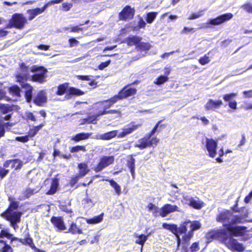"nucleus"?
<instances>
[{"mask_svg":"<svg viewBox=\"0 0 252 252\" xmlns=\"http://www.w3.org/2000/svg\"><path fill=\"white\" fill-rule=\"evenodd\" d=\"M216 220L222 223L224 228L208 232L206 235V239L209 241L218 240L231 251L244 252L245 247L243 244L233 238L245 235L247 227L236 225L244 221V217L233 216L230 210H224L217 215Z\"/></svg>","mask_w":252,"mask_h":252,"instance_id":"f257e3e1","label":"nucleus"},{"mask_svg":"<svg viewBox=\"0 0 252 252\" xmlns=\"http://www.w3.org/2000/svg\"><path fill=\"white\" fill-rule=\"evenodd\" d=\"M162 226L164 228L170 230L176 236L177 245L179 246L181 241L180 235L184 234L182 236L183 242L189 244L194 235V231L200 229L202 224L199 220H186L180 224L179 227L175 224H168L165 222L163 223Z\"/></svg>","mask_w":252,"mask_h":252,"instance_id":"f03ea898","label":"nucleus"},{"mask_svg":"<svg viewBox=\"0 0 252 252\" xmlns=\"http://www.w3.org/2000/svg\"><path fill=\"white\" fill-rule=\"evenodd\" d=\"M9 204L7 208L0 214V216L6 220L10 222V225L16 229L18 228L17 224L21 221L22 212L17 211L19 207V202L11 195L8 197Z\"/></svg>","mask_w":252,"mask_h":252,"instance_id":"7ed1b4c3","label":"nucleus"},{"mask_svg":"<svg viewBox=\"0 0 252 252\" xmlns=\"http://www.w3.org/2000/svg\"><path fill=\"white\" fill-rule=\"evenodd\" d=\"M162 120L158 122L154 127L148 133L145 135L143 137L141 138L138 140V142L134 146L142 150L148 147H155L159 142V139L157 137H152L156 132L159 124L162 122Z\"/></svg>","mask_w":252,"mask_h":252,"instance_id":"20e7f679","label":"nucleus"},{"mask_svg":"<svg viewBox=\"0 0 252 252\" xmlns=\"http://www.w3.org/2000/svg\"><path fill=\"white\" fill-rule=\"evenodd\" d=\"M128 126V127L123 128L122 131L119 133L118 130H113L103 133L100 135V139L103 140H109L116 136L118 138H124L137 129L141 126V124H138L135 125L134 122H132Z\"/></svg>","mask_w":252,"mask_h":252,"instance_id":"39448f33","label":"nucleus"},{"mask_svg":"<svg viewBox=\"0 0 252 252\" xmlns=\"http://www.w3.org/2000/svg\"><path fill=\"white\" fill-rule=\"evenodd\" d=\"M115 103H116L112 97L108 99L96 103L94 106V108L96 111V115L90 116L86 120V122L88 124L92 123L93 121L96 120L98 117L106 114V113H103L104 112L107 111Z\"/></svg>","mask_w":252,"mask_h":252,"instance_id":"423d86ee","label":"nucleus"},{"mask_svg":"<svg viewBox=\"0 0 252 252\" xmlns=\"http://www.w3.org/2000/svg\"><path fill=\"white\" fill-rule=\"evenodd\" d=\"M5 237L10 240V244L13 241H18L25 246H29L31 248H34L35 245L33 242L32 239L30 237L29 233H27L24 239L18 238L13 235V234L10 233L7 230L2 229L0 232V243H4L2 239Z\"/></svg>","mask_w":252,"mask_h":252,"instance_id":"0eeeda50","label":"nucleus"},{"mask_svg":"<svg viewBox=\"0 0 252 252\" xmlns=\"http://www.w3.org/2000/svg\"><path fill=\"white\" fill-rule=\"evenodd\" d=\"M27 23L26 18L22 13H15L12 15L8 23L6 25L5 28L11 29L14 28L16 29H23Z\"/></svg>","mask_w":252,"mask_h":252,"instance_id":"6e6552de","label":"nucleus"},{"mask_svg":"<svg viewBox=\"0 0 252 252\" xmlns=\"http://www.w3.org/2000/svg\"><path fill=\"white\" fill-rule=\"evenodd\" d=\"M131 84H127L118 93L112 96L115 103L135 95L137 94V89L134 87H131Z\"/></svg>","mask_w":252,"mask_h":252,"instance_id":"1a4fd4ad","label":"nucleus"},{"mask_svg":"<svg viewBox=\"0 0 252 252\" xmlns=\"http://www.w3.org/2000/svg\"><path fill=\"white\" fill-rule=\"evenodd\" d=\"M135 10L129 5H126L119 12L118 19L120 21H127L133 19Z\"/></svg>","mask_w":252,"mask_h":252,"instance_id":"9d476101","label":"nucleus"},{"mask_svg":"<svg viewBox=\"0 0 252 252\" xmlns=\"http://www.w3.org/2000/svg\"><path fill=\"white\" fill-rule=\"evenodd\" d=\"M114 162V157L113 156H103L93 170L95 172H99L106 167L113 164Z\"/></svg>","mask_w":252,"mask_h":252,"instance_id":"9b49d317","label":"nucleus"},{"mask_svg":"<svg viewBox=\"0 0 252 252\" xmlns=\"http://www.w3.org/2000/svg\"><path fill=\"white\" fill-rule=\"evenodd\" d=\"M233 16V14L231 13H225L215 18L210 19L207 24L212 26L220 25L231 19Z\"/></svg>","mask_w":252,"mask_h":252,"instance_id":"f8f14e48","label":"nucleus"},{"mask_svg":"<svg viewBox=\"0 0 252 252\" xmlns=\"http://www.w3.org/2000/svg\"><path fill=\"white\" fill-rule=\"evenodd\" d=\"M205 146L208 152L209 157L214 158L217 154L218 140L206 138Z\"/></svg>","mask_w":252,"mask_h":252,"instance_id":"ddd939ff","label":"nucleus"},{"mask_svg":"<svg viewBox=\"0 0 252 252\" xmlns=\"http://www.w3.org/2000/svg\"><path fill=\"white\" fill-rule=\"evenodd\" d=\"M50 221L58 231L61 232L66 229L65 224L62 217L52 216Z\"/></svg>","mask_w":252,"mask_h":252,"instance_id":"4468645a","label":"nucleus"},{"mask_svg":"<svg viewBox=\"0 0 252 252\" xmlns=\"http://www.w3.org/2000/svg\"><path fill=\"white\" fill-rule=\"evenodd\" d=\"M47 102V96L44 90H40L37 92L33 100V103L39 107L43 106Z\"/></svg>","mask_w":252,"mask_h":252,"instance_id":"2eb2a0df","label":"nucleus"},{"mask_svg":"<svg viewBox=\"0 0 252 252\" xmlns=\"http://www.w3.org/2000/svg\"><path fill=\"white\" fill-rule=\"evenodd\" d=\"M10 164V168L15 171L20 170L23 167V162L22 160L18 158H14L7 159L4 161V166L9 167Z\"/></svg>","mask_w":252,"mask_h":252,"instance_id":"dca6fc26","label":"nucleus"},{"mask_svg":"<svg viewBox=\"0 0 252 252\" xmlns=\"http://www.w3.org/2000/svg\"><path fill=\"white\" fill-rule=\"evenodd\" d=\"M175 211H179L177 206L175 205H173L170 204H165L161 208L159 215L163 218L166 217L168 214Z\"/></svg>","mask_w":252,"mask_h":252,"instance_id":"f3484780","label":"nucleus"},{"mask_svg":"<svg viewBox=\"0 0 252 252\" xmlns=\"http://www.w3.org/2000/svg\"><path fill=\"white\" fill-rule=\"evenodd\" d=\"M47 72V70L45 69V70L39 73H34L30 76V80L33 82L42 84L46 81V78Z\"/></svg>","mask_w":252,"mask_h":252,"instance_id":"a211bd4d","label":"nucleus"},{"mask_svg":"<svg viewBox=\"0 0 252 252\" xmlns=\"http://www.w3.org/2000/svg\"><path fill=\"white\" fill-rule=\"evenodd\" d=\"M237 95V93H231L226 94L222 95L223 100L226 102H228V106L232 109L236 110L237 107V103L236 100L231 101L232 99L235 97Z\"/></svg>","mask_w":252,"mask_h":252,"instance_id":"6ab92c4d","label":"nucleus"},{"mask_svg":"<svg viewBox=\"0 0 252 252\" xmlns=\"http://www.w3.org/2000/svg\"><path fill=\"white\" fill-rule=\"evenodd\" d=\"M84 94L85 93L83 91L78 88L71 87L68 88L65 97L67 99H69L73 96H81Z\"/></svg>","mask_w":252,"mask_h":252,"instance_id":"aec40b11","label":"nucleus"},{"mask_svg":"<svg viewBox=\"0 0 252 252\" xmlns=\"http://www.w3.org/2000/svg\"><path fill=\"white\" fill-rule=\"evenodd\" d=\"M222 104L223 103L221 100H214L210 99L205 105V108L206 110H214L220 108Z\"/></svg>","mask_w":252,"mask_h":252,"instance_id":"412c9836","label":"nucleus"},{"mask_svg":"<svg viewBox=\"0 0 252 252\" xmlns=\"http://www.w3.org/2000/svg\"><path fill=\"white\" fill-rule=\"evenodd\" d=\"M46 9V7L45 5L41 8H35L34 9H29L27 10V13L29 14V16L28 17V20L30 21L33 19L37 15L41 14L43 13L45 10Z\"/></svg>","mask_w":252,"mask_h":252,"instance_id":"4be33fe9","label":"nucleus"},{"mask_svg":"<svg viewBox=\"0 0 252 252\" xmlns=\"http://www.w3.org/2000/svg\"><path fill=\"white\" fill-rule=\"evenodd\" d=\"M66 232L72 235L81 234L83 233V231L82 229L78 226L74 221H72L69 224Z\"/></svg>","mask_w":252,"mask_h":252,"instance_id":"5701e85b","label":"nucleus"},{"mask_svg":"<svg viewBox=\"0 0 252 252\" xmlns=\"http://www.w3.org/2000/svg\"><path fill=\"white\" fill-rule=\"evenodd\" d=\"M59 186V179L54 177L52 179V182L49 189L46 192L47 195H53L57 191Z\"/></svg>","mask_w":252,"mask_h":252,"instance_id":"b1692460","label":"nucleus"},{"mask_svg":"<svg viewBox=\"0 0 252 252\" xmlns=\"http://www.w3.org/2000/svg\"><path fill=\"white\" fill-rule=\"evenodd\" d=\"M141 40L142 38L138 36H129L125 39V42L129 46H132L134 45H136L137 46Z\"/></svg>","mask_w":252,"mask_h":252,"instance_id":"393cba45","label":"nucleus"},{"mask_svg":"<svg viewBox=\"0 0 252 252\" xmlns=\"http://www.w3.org/2000/svg\"><path fill=\"white\" fill-rule=\"evenodd\" d=\"M22 88L26 90L25 92V96L27 102H31L32 98L33 87L30 84H22Z\"/></svg>","mask_w":252,"mask_h":252,"instance_id":"a878e982","label":"nucleus"},{"mask_svg":"<svg viewBox=\"0 0 252 252\" xmlns=\"http://www.w3.org/2000/svg\"><path fill=\"white\" fill-rule=\"evenodd\" d=\"M78 168L79 169V172L77 175L81 178L84 177L90 171V169L88 167L87 164L85 162L78 163Z\"/></svg>","mask_w":252,"mask_h":252,"instance_id":"bb28decb","label":"nucleus"},{"mask_svg":"<svg viewBox=\"0 0 252 252\" xmlns=\"http://www.w3.org/2000/svg\"><path fill=\"white\" fill-rule=\"evenodd\" d=\"M135 160L133 158L132 155L130 156V158L128 160L126 161V166L130 170L131 176L133 179L135 178Z\"/></svg>","mask_w":252,"mask_h":252,"instance_id":"cd10ccee","label":"nucleus"},{"mask_svg":"<svg viewBox=\"0 0 252 252\" xmlns=\"http://www.w3.org/2000/svg\"><path fill=\"white\" fill-rule=\"evenodd\" d=\"M135 160L133 158L132 155L130 156V158L128 160L126 161V166L130 170L131 176L133 179L135 178Z\"/></svg>","mask_w":252,"mask_h":252,"instance_id":"c85d7f7f","label":"nucleus"},{"mask_svg":"<svg viewBox=\"0 0 252 252\" xmlns=\"http://www.w3.org/2000/svg\"><path fill=\"white\" fill-rule=\"evenodd\" d=\"M90 134L88 133L81 132L78 133L72 136L71 139L75 142H78L82 140L87 139L89 138Z\"/></svg>","mask_w":252,"mask_h":252,"instance_id":"c756f323","label":"nucleus"},{"mask_svg":"<svg viewBox=\"0 0 252 252\" xmlns=\"http://www.w3.org/2000/svg\"><path fill=\"white\" fill-rule=\"evenodd\" d=\"M15 77L16 78V82L19 83L22 87V84H28L27 83H25V81L30 80V76L28 73H19L16 74Z\"/></svg>","mask_w":252,"mask_h":252,"instance_id":"7c9ffc66","label":"nucleus"},{"mask_svg":"<svg viewBox=\"0 0 252 252\" xmlns=\"http://www.w3.org/2000/svg\"><path fill=\"white\" fill-rule=\"evenodd\" d=\"M45 125V122L42 123L39 125L34 126L30 128L28 131V135L29 137H33Z\"/></svg>","mask_w":252,"mask_h":252,"instance_id":"2f4dec72","label":"nucleus"},{"mask_svg":"<svg viewBox=\"0 0 252 252\" xmlns=\"http://www.w3.org/2000/svg\"><path fill=\"white\" fill-rule=\"evenodd\" d=\"M14 107V105L0 103V112L3 114H8L13 111Z\"/></svg>","mask_w":252,"mask_h":252,"instance_id":"473e14b6","label":"nucleus"},{"mask_svg":"<svg viewBox=\"0 0 252 252\" xmlns=\"http://www.w3.org/2000/svg\"><path fill=\"white\" fill-rule=\"evenodd\" d=\"M189 205L190 207L197 210L200 209L204 205V203L202 201L196 200L193 198H190L189 199Z\"/></svg>","mask_w":252,"mask_h":252,"instance_id":"72a5a7b5","label":"nucleus"},{"mask_svg":"<svg viewBox=\"0 0 252 252\" xmlns=\"http://www.w3.org/2000/svg\"><path fill=\"white\" fill-rule=\"evenodd\" d=\"M106 181H108L110 186L114 189L116 194L117 195H120L121 193V188L120 186L113 179H106Z\"/></svg>","mask_w":252,"mask_h":252,"instance_id":"f704fd0d","label":"nucleus"},{"mask_svg":"<svg viewBox=\"0 0 252 252\" xmlns=\"http://www.w3.org/2000/svg\"><path fill=\"white\" fill-rule=\"evenodd\" d=\"M68 86V83L60 84L57 87L56 94L58 95H63L66 93V91H67Z\"/></svg>","mask_w":252,"mask_h":252,"instance_id":"c9c22d12","label":"nucleus"},{"mask_svg":"<svg viewBox=\"0 0 252 252\" xmlns=\"http://www.w3.org/2000/svg\"><path fill=\"white\" fill-rule=\"evenodd\" d=\"M103 213L95 216L92 218L87 219L86 222L88 224H96L100 222L103 220Z\"/></svg>","mask_w":252,"mask_h":252,"instance_id":"e433bc0d","label":"nucleus"},{"mask_svg":"<svg viewBox=\"0 0 252 252\" xmlns=\"http://www.w3.org/2000/svg\"><path fill=\"white\" fill-rule=\"evenodd\" d=\"M9 93L13 96H20L21 90L20 88L16 85H13L9 88Z\"/></svg>","mask_w":252,"mask_h":252,"instance_id":"4c0bfd02","label":"nucleus"},{"mask_svg":"<svg viewBox=\"0 0 252 252\" xmlns=\"http://www.w3.org/2000/svg\"><path fill=\"white\" fill-rule=\"evenodd\" d=\"M135 236L138 237V239L135 240V243L136 244L140 245L141 246V249H142L143 246L148 239V235L140 234L139 235H136Z\"/></svg>","mask_w":252,"mask_h":252,"instance_id":"58836bf2","label":"nucleus"},{"mask_svg":"<svg viewBox=\"0 0 252 252\" xmlns=\"http://www.w3.org/2000/svg\"><path fill=\"white\" fill-rule=\"evenodd\" d=\"M158 15L157 12H150L147 13L145 19L148 24L152 23Z\"/></svg>","mask_w":252,"mask_h":252,"instance_id":"ea45409f","label":"nucleus"},{"mask_svg":"<svg viewBox=\"0 0 252 252\" xmlns=\"http://www.w3.org/2000/svg\"><path fill=\"white\" fill-rule=\"evenodd\" d=\"M3 245L0 247V252H14L12 247L9 244H7L6 241H4V243H0Z\"/></svg>","mask_w":252,"mask_h":252,"instance_id":"a19ab883","label":"nucleus"},{"mask_svg":"<svg viewBox=\"0 0 252 252\" xmlns=\"http://www.w3.org/2000/svg\"><path fill=\"white\" fill-rule=\"evenodd\" d=\"M169 78L167 76L160 75L155 80L154 83L157 85H160L168 81Z\"/></svg>","mask_w":252,"mask_h":252,"instance_id":"79ce46f5","label":"nucleus"},{"mask_svg":"<svg viewBox=\"0 0 252 252\" xmlns=\"http://www.w3.org/2000/svg\"><path fill=\"white\" fill-rule=\"evenodd\" d=\"M151 47V44L148 42H141L138 43L137 46V48L141 51H147L150 49Z\"/></svg>","mask_w":252,"mask_h":252,"instance_id":"37998d69","label":"nucleus"},{"mask_svg":"<svg viewBox=\"0 0 252 252\" xmlns=\"http://www.w3.org/2000/svg\"><path fill=\"white\" fill-rule=\"evenodd\" d=\"M80 151L84 152H86V146L84 145H77L70 148V152L72 153H76Z\"/></svg>","mask_w":252,"mask_h":252,"instance_id":"c03bdc74","label":"nucleus"},{"mask_svg":"<svg viewBox=\"0 0 252 252\" xmlns=\"http://www.w3.org/2000/svg\"><path fill=\"white\" fill-rule=\"evenodd\" d=\"M8 167L4 166V162L2 166H0V178H4L9 172L10 170L7 168Z\"/></svg>","mask_w":252,"mask_h":252,"instance_id":"a18cd8bd","label":"nucleus"},{"mask_svg":"<svg viewBox=\"0 0 252 252\" xmlns=\"http://www.w3.org/2000/svg\"><path fill=\"white\" fill-rule=\"evenodd\" d=\"M25 116V119L27 121H31L33 122H36L37 121L36 118L32 112L29 111L26 112Z\"/></svg>","mask_w":252,"mask_h":252,"instance_id":"49530a36","label":"nucleus"},{"mask_svg":"<svg viewBox=\"0 0 252 252\" xmlns=\"http://www.w3.org/2000/svg\"><path fill=\"white\" fill-rule=\"evenodd\" d=\"M35 192L34 191V189L28 188H27L23 192V196L24 199L29 198L30 196L33 195Z\"/></svg>","mask_w":252,"mask_h":252,"instance_id":"de8ad7c7","label":"nucleus"},{"mask_svg":"<svg viewBox=\"0 0 252 252\" xmlns=\"http://www.w3.org/2000/svg\"><path fill=\"white\" fill-rule=\"evenodd\" d=\"M103 113L107 114H116V118L121 117L122 116V113L120 110L119 109H111L107 110V111H104Z\"/></svg>","mask_w":252,"mask_h":252,"instance_id":"09e8293b","label":"nucleus"},{"mask_svg":"<svg viewBox=\"0 0 252 252\" xmlns=\"http://www.w3.org/2000/svg\"><path fill=\"white\" fill-rule=\"evenodd\" d=\"M210 62V58L206 55H205L204 56L200 57L198 60L199 63L202 65H206Z\"/></svg>","mask_w":252,"mask_h":252,"instance_id":"8fccbe9b","label":"nucleus"},{"mask_svg":"<svg viewBox=\"0 0 252 252\" xmlns=\"http://www.w3.org/2000/svg\"><path fill=\"white\" fill-rule=\"evenodd\" d=\"M79 175H76L73 177H72L70 178L69 181V185L71 187H73L77 183L79 179L81 178Z\"/></svg>","mask_w":252,"mask_h":252,"instance_id":"3c124183","label":"nucleus"},{"mask_svg":"<svg viewBox=\"0 0 252 252\" xmlns=\"http://www.w3.org/2000/svg\"><path fill=\"white\" fill-rule=\"evenodd\" d=\"M45 69H46L43 66H37L36 65H33L31 68V71L33 73L37 71L42 72V71H44Z\"/></svg>","mask_w":252,"mask_h":252,"instance_id":"603ef678","label":"nucleus"},{"mask_svg":"<svg viewBox=\"0 0 252 252\" xmlns=\"http://www.w3.org/2000/svg\"><path fill=\"white\" fill-rule=\"evenodd\" d=\"M73 5L71 3L63 2L62 5V10L64 11H69L72 7Z\"/></svg>","mask_w":252,"mask_h":252,"instance_id":"864d4df0","label":"nucleus"},{"mask_svg":"<svg viewBox=\"0 0 252 252\" xmlns=\"http://www.w3.org/2000/svg\"><path fill=\"white\" fill-rule=\"evenodd\" d=\"M203 15L202 11H199L198 13H191L189 16L188 17L189 20H193L197 18H198Z\"/></svg>","mask_w":252,"mask_h":252,"instance_id":"5fc2aeb1","label":"nucleus"},{"mask_svg":"<svg viewBox=\"0 0 252 252\" xmlns=\"http://www.w3.org/2000/svg\"><path fill=\"white\" fill-rule=\"evenodd\" d=\"M15 139L17 141L21 142L22 143H26L29 141V136L28 135L22 136H18L16 137Z\"/></svg>","mask_w":252,"mask_h":252,"instance_id":"6e6d98bb","label":"nucleus"},{"mask_svg":"<svg viewBox=\"0 0 252 252\" xmlns=\"http://www.w3.org/2000/svg\"><path fill=\"white\" fill-rule=\"evenodd\" d=\"M69 46L70 47L76 46L79 44V42L75 38H70L68 39Z\"/></svg>","mask_w":252,"mask_h":252,"instance_id":"4d7b16f0","label":"nucleus"},{"mask_svg":"<svg viewBox=\"0 0 252 252\" xmlns=\"http://www.w3.org/2000/svg\"><path fill=\"white\" fill-rule=\"evenodd\" d=\"M190 250L192 252H195L199 250V242H195L193 243L190 247Z\"/></svg>","mask_w":252,"mask_h":252,"instance_id":"13d9d810","label":"nucleus"},{"mask_svg":"<svg viewBox=\"0 0 252 252\" xmlns=\"http://www.w3.org/2000/svg\"><path fill=\"white\" fill-rule=\"evenodd\" d=\"M83 28H80V25L75 26L70 28L69 32H79L82 31Z\"/></svg>","mask_w":252,"mask_h":252,"instance_id":"bf43d9fd","label":"nucleus"},{"mask_svg":"<svg viewBox=\"0 0 252 252\" xmlns=\"http://www.w3.org/2000/svg\"><path fill=\"white\" fill-rule=\"evenodd\" d=\"M242 7L248 13L252 14V4L246 3L243 5Z\"/></svg>","mask_w":252,"mask_h":252,"instance_id":"052dcab7","label":"nucleus"},{"mask_svg":"<svg viewBox=\"0 0 252 252\" xmlns=\"http://www.w3.org/2000/svg\"><path fill=\"white\" fill-rule=\"evenodd\" d=\"M111 61L110 60L106 61L104 62L101 63L98 65V67L99 69L102 70L107 66H108L110 63Z\"/></svg>","mask_w":252,"mask_h":252,"instance_id":"680f3d73","label":"nucleus"},{"mask_svg":"<svg viewBox=\"0 0 252 252\" xmlns=\"http://www.w3.org/2000/svg\"><path fill=\"white\" fill-rule=\"evenodd\" d=\"M76 78L83 81H90L91 80V76L89 75H79L76 76Z\"/></svg>","mask_w":252,"mask_h":252,"instance_id":"e2e57ef3","label":"nucleus"},{"mask_svg":"<svg viewBox=\"0 0 252 252\" xmlns=\"http://www.w3.org/2000/svg\"><path fill=\"white\" fill-rule=\"evenodd\" d=\"M19 68L22 72H27L29 70V67L24 63H21L19 64Z\"/></svg>","mask_w":252,"mask_h":252,"instance_id":"0e129e2a","label":"nucleus"},{"mask_svg":"<svg viewBox=\"0 0 252 252\" xmlns=\"http://www.w3.org/2000/svg\"><path fill=\"white\" fill-rule=\"evenodd\" d=\"M0 124L3 126V127L6 128L7 129H9V127L14 126L13 123L9 122L4 123L2 120H0Z\"/></svg>","mask_w":252,"mask_h":252,"instance_id":"69168bd1","label":"nucleus"},{"mask_svg":"<svg viewBox=\"0 0 252 252\" xmlns=\"http://www.w3.org/2000/svg\"><path fill=\"white\" fill-rule=\"evenodd\" d=\"M146 23L144 21L142 18H140L138 21V26L140 29H145L146 27Z\"/></svg>","mask_w":252,"mask_h":252,"instance_id":"338daca9","label":"nucleus"},{"mask_svg":"<svg viewBox=\"0 0 252 252\" xmlns=\"http://www.w3.org/2000/svg\"><path fill=\"white\" fill-rule=\"evenodd\" d=\"M243 94L245 98H251L252 97V90L244 91Z\"/></svg>","mask_w":252,"mask_h":252,"instance_id":"774afa93","label":"nucleus"}]
</instances>
